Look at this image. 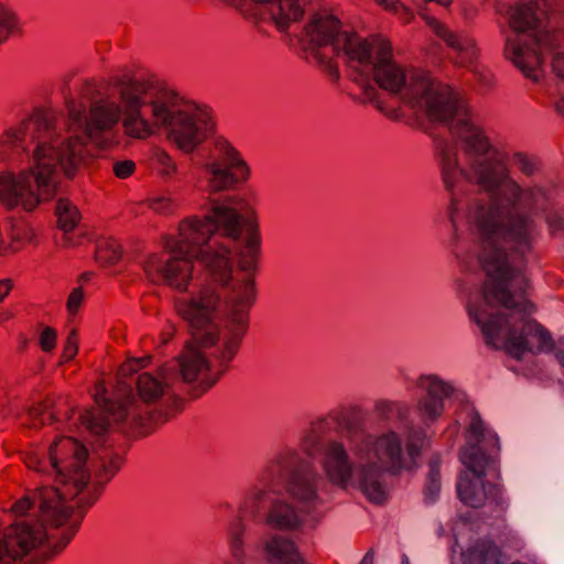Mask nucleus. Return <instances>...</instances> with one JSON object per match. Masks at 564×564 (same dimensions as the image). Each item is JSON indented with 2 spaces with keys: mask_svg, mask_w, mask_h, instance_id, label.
I'll use <instances>...</instances> for the list:
<instances>
[{
  "mask_svg": "<svg viewBox=\"0 0 564 564\" xmlns=\"http://www.w3.org/2000/svg\"><path fill=\"white\" fill-rule=\"evenodd\" d=\"M208 196L203 217H191L178 227V238L166 237L165 257L152 254L144 263L153 283L184 291L196 260L216 285L184 293L175 308L186 323L191 339L184 351L162 367L159 375L135 377L140 361L119 370L117 400L96 398L97 409L78 414L82 426L94 438L91 451L72 437H62L46 458H30L28 465L53 477L55 486H41L17 501L19 519L0 531V564H43L61 552L76 534L87 508L104 485L120 469L122 456L115 447L111 426L148 433L166 420L183 382L195 395L210 389L227 371L248 329V311L256 299L250 278L235 279L232 243L239 269L256 270L253 252L260 245L257 223L239 212L242 199L214 194L235 188L249 177V169H203Z\"/></svg>",
  "mask_w": 564,
  "mask_h": 564,
  "instance_id": "nucleus-1",
  "label": "nucleus"
},
{
  "mask_svg": "<svg viewBox=\"0 0 564 564\" xmlns=\"http://www.w3.org/2000/svg\"><path fill=\"white\" fill-rule=\"evenodd\" d=\"M339 59L366 99L384 111L373 84L432 121L447 127L455 144L438 139L442 178L449 193V249L463 271H479L482 284L467 278L458 284L469 318L486 344L502 347L521 360L525 354L555 351L564 368V337L555 344L551 333L531 318L527 300L525 267L542 215L552 234L564 232V209H555L554 191L539 184L522 185L511 176L506 155L474 121L465 101L430 75L404 68L391 59V46L373 43L339 26Z\"/></svg>",
  "mask_w": 564,
  "mask_h": 564,
  "instance_id": "nucleus-2",
  "label": "nucleus"
},
{
  "mask_svg": "<svg viewBox=\"0 0 564 564\" xmlns=\"http://www.w3.org/2000/svg\"><path fill=\"white\" fill-rule=\"evenodd\" d=\"M102 93L85 78L72 93L69 79L63 89L66 112L39 109L0 140V161L11 152L26 159L31 169L0 175V200L9 208L34 209L57 194L63 177H73L91 155L89 143L101 145L106 134L121 121L124 133L147 139L156 128L178 150L192 154L214 134L210 116L180 97L158 79L115 75Z\"/></svg>",
  "mask_w": 564,
  "mask_h": 564,
  "instance_id": "nucleus-3",
  "label": "nucleus"
},
{
  "mask_svg": "<svg viewBox=\"0 0 564 564\" xmlns=\"http://www.w3.org/2000/svg\"><path fill=\"white\" fill-rule=\"evenodd\" d=\"M376 414L394 427L376 435L366 427L358 409L333 413L311 423L301 438V452L284 447L267 462L240 506L241 516L230 522L228 540L232 556L243 564L242 516L281 530L301 525L296 509L285 495L304 509L321 502L324 477L311 459L318 460L334 484L358 485L376 503L387 498V477L402 469L414 470L427 442L423 430L410 421V406L403 401L377 400Z\"/></svg>",
  "mask_w": 564,
  "mask_h": 564,
  "instance_id": "nucleus-4",
  "label": "nucleus"
},
{
  "mask_svg": "<svg viewBox=\"0 0 564 564\" xmlns=\"http://www.w3.org/2000/svg\"><path fill=\"white\" fill-rule=\"evenodd\" d=\"M532 1L518 4H497L496 12L503 22L500 34L503 39V56L533 83L545 87L550 95L552 78L564 79V48L558 32L549 26L547 8L544 2L535 10Z\"/></svg>",
  "mask_w": 564,
  "mask_h": 564,
  "instance_id": "nucleus-5",
  "label": "nucleus"
},
{
  "mask_svg": "<svg viewBox=\"0 0 564 564\" xmlns=\"http://www.w3.org/2000/svg\"><path fill=\"white\" fill-rule=\"evenodd\" d=\"M468 430L467 445L460 452V460L467 470L459 475L456 485L458 498L471 508H479L488 501L495 507V517H499L508 507L502 489L497 484L484 480L489 473L498 474V435L485 424L475 409L469 412Z\"/></svg>",
  "mask_w": 564,
  "mask_h": 564,
  "instance_id": "nucleus-6",
  "label": "nucleus"
},
{
  "mask_svg": "<svg viewBox=\"0 0 564 564\" xmlns=\"http://www.w3.org/2000/svg\"><path fill=\"white\" fill-rule=\"evenodd\" d=\"M417 391L416 412L425 425L437 421L446 402H464L466 394L453 381L442 378L437 373H422L413 380Z\"/></svg>",
  "mask_w": 564,
  "mask_h": 564,
  "instance_id": "nucleus-7",
  "label": "nucleus"
},
{
  "mask_svg": "<svg viewBox=\"0 0 564 564\" xmlns=\"http://www.w3.org/2000/svg\"><path fill=\"white\" fill-rule=\"evenodd\" d=\"M259 14L274 23L280 32H286L291 24L304 15V8L299 0H252Z\"/></svg>",
  "mask_w": 564,
  "mask_h": 564,
  "instance_id": "nucleus-8",
  "label": "nucleus"
},
{
  "mask_svg": "<svg viewBox=\"0 0 564 564\" xmlns=\"http://www.w3.org/2000/svg\"><path fill=\"white\" fill-rule=\"evenodd\" d=\"M433 32L457 54L456 62L465 67L473 66L477 57L474 39L466 33H454L446 25L432 19L429 22Z\"/></svg>",
  "mask_w": 564,
  "mask_h": 564,
  "instance_id": "nucleus-9",
  "label": "nucleus"
},
{
  "mask_svg": "<svg viewBox=\"0 0 564 564\" xmlns=\"http://www.w3.org/2000/svg\"><path fill=\"white\" fill-rule=\"evenodd\" d=\"M265 552L271 564H307L295 543L281 535L265 543Z\"/></svg>",
  "mask_w": 564,
  "mask_h": 564,
  "instance_id": "nucleus-10",
  "label": "nucleus"
},
{
  "mask_svg": "<svg viewBox=\"0 0 564 564\" xmlns=\"http://www.w3.org/2000/svg\"><path fill=\"white\" fill-rule=\"evenodd\" d=\"M32 239V229L22 221L9 223L0 227V256L19 250Z\"/></svg>",
  "mask_w": 564,
  "mask_h": 564,
  "instance_id": "nucleus-11",
  "label": "nucleus"
},
{
  "mask_svg": "<svg viewBox=\"0 0 564 564\" xmlns=\"http://www.w3.org/2000/svg\"><path fill=\"white\" fill-rule=\"evenodd\" d=\"M464 564H502L501 551L490 540H478L464 553Z\"/></svg>",
  "mask_w": 564,
  "mask_h": 564,
  "instance_id": "nucleus-12",
  "label": "nucleus"
},
{
  "mask_svg": "<svg viewBox=\"0 0 564 564\" xmlns=\"http://www.w3.org/2000/svg\"><path fill=\"white\" fill-rule=\"evenodd\" d=\"M441 486V457L435 454L429 462V473L423 488V501L426 506L438 501Z\"/></svg>",
  "mask_w": 564,
  "mask_h": 564,
  "instance_id": "nucleus-13",
  "label": "nucleus"
},
{
  "mask_svg": "<svg viewBox=\"0 0 564 564\" xmlns=\"http://www.w3.org/2000/svg\"><path fill=\"white\" fill-rule=\"evenodd\" d=\"M513 166L527 178H533L541 171V161L538 156L522 151H514L510 155Z\"/></svg>",
  "mask_w": 564,
  "mask_h": 564,
  "instance_id": "nucleus-14",
  "label": "nucleus"
},
{
  "mask_svg": "<svg viewBox=\"0 0 564 564\" xmlns=\"http://www.w3.org/2000/svg\"><path fill=\"white\" fill-rule=\"evenodd\" d=\"M55 214L58 226L64 232L72 231L79 220V213L77 208L67 199L59 198L57 200Z\"/></svg>",
  "mask_w": 564,
  "mask_h": 564,
  "instance_id": "nucleus-15",
  "label": "nucleus"
},
{
  "mask_svg": "<svg viewBox=\"0 0 564 564\" xmlns=\"http://www.w3.org/2000/svg\"><path fill=\"white\" fill-rule=\"evenodd\" d=\"M120 258V247L115 240L102 239L97 243L96 259L102 265H113Z\"/></svg>",
  "mask_w": 564,
  "mask_h": 564,
  "instance_id": "nucleus-16",
  "label": "nucleus"
},
{
  "mask_svg": "<svg viewBox=\"0 0 564 564\" xmlns=\"http://www.w3.org/2000/svg\"><path fill=\"white\" fill-rule=\"evenodd\" d=\"M152 161L155 169L163 177L170 178L177 171L174 160L162 149H155L153 151Z\"/></svg>",
  "mask_w": 564,
  "mask_h": 564,
  "instance_id": "nucleus-17",
  "label": "nucleus"
},
{
  "mask_svg": "<svg viewBox=\"0 0 564 564\" xmlns=\"http://www.w3.org/2000/svg\"><path fill=\"white\" fill-rule=\"evenodd\" d=\"M18 28L15 14L0 3V44L6 42L10 34Z\"/></svg>",
  "mask_w": 564,
  "mask_h": 564,
  "instance_id": "nucleus-18",
  "label": "nucleus"
},
{
  "mask_svg": "<svg viewBox=\"0 0 564 564\" xmlns=\"http://www.w3.org/2000/svg\"><path fill=\"white\" fill-rule=\"evenodd\" d=\"M28 416L33 427L52 423L55 420V414L48 412L47 404H37L29 409Z\"/></svg>",
  "mask_w": 564,
  "mask_h": 564,
  "instance_id": "nucleus-19",
  "label": "nucleus"
},
{
  "mask_svg": "<svg viewBox=\"0 0 564 564\" xmlns=\"http://www.w3.org/2000/svg\"><path fill=\"white\" fill-rule=\"evenodd\" d=\"M178 200L170 194L161 195L150 202V207L159 214H172L178 207Z\"/></svg>",
  "mask_w": 564,
  "mask_h": 564,
  "instance_id": "nucleus-20",
  "label": "nucleus"
},
{
  "mask_svg": "<svg viewBox=\"0 0 564 564\" xmlns=\"http://www.w3.org/2000/svg\"><path fill=\"white\" fill-rule=\"evenodd\" d=\"M471 72L474 74V79L477 84L478 91L481 94L489 91L494 86L492 76L489 73L479 69L478 67L471 68Z\"/></svg>",
  "mask_w": 564,
  "mask_h": 564,
  "instance_id": "nucleus-21",
  "label": "nucleus"
},
{
  "mask_svg": "<svg viewBox=\"0 0 564 564\" xmlns=\"http://www.w3.org/2000/svg\"><path fill=\"white\" fill-rule=\"evenodd\" d=\"M56 332L51 327H45L40 336V345L44 351H51L55 347Z\"/></svg>",
  "mask_w": 564,
  "mask_h": 564,
  "instance_id": "nucleus-22",
  "label": "nucleus"
},
{
  "mask_svg": "<svg viewBox=\"0 0 564 564\" xmlns=\"http://www.w3.org/2000/svg\"><path fill=\"white\" fill-rule=\"evenodd\" d=\"M134 163L130 160L117 161L113 163L112 170L116 176L120 178H126L130 176L134 171Z\"/></svg>",
  "mask_w": 564,
  "mask_h": 564,
  "instance_id": "nucleus-23",
  "label": "nucleus"
},
{
  "mask_svg": "<svg viewBox=\"0 0 564 564\" xmlns=\"http://www.w3.org/2000/svg\"><path fill=\"white\" fill-rule=\"evenodd\" d=\"M77 350H78V347H77V333H76L75 329H72L69 332L66 345L64 347V358L66 360L73 359L76 356Z\"/></svg>",
  "mask_w": 564,
  "mask_h": 564,
  "instance_id": "nucleus-24",
  "label": "nucleus"
},
{
  "mask_svg": "<svg viewBox=\"0 0 564 564\" xmlns=\"http://www.w3.org/2000/svg\"><path fill=\"white\" fill-rule=\"evenodd\" d=\"M83 300V290L76 288L72 291L67 300V308L70 314L76 313Z\"/></svg>",
  "mask_w": 564,
  "mask_h": 564,
  "instance_id": "nucleus-25",
  "label": "nucleus"
},
{
  "mask_svg": "<svg viewBox=\"0 0 564 564\" xmlns=\"http://www.w3.org/2000/svg\"><path fill=\"white\" fill-rule=\"evenodd\" d=\"M11 281L10 280H1L0 281V303L3 299L9 294L11 290Z\"/></svg>",
  "mask_w": 564,
  "mask_h": 564,
  "instance_id": "nucleus-26",
  "label": "nucleus"
},
{
  "mask_svg": "<svg viewBox=\"0 0 564 564\" xmlns=\"http://www.w3.org/2000/svg\"><path fill=\"white\" fill-rule=\"evenodd\" d=\"M380 4L386 6L387 8L397 11L398 8H402L401 4L394 3L393 0H377Z\"/></svg>",
  "mask_w": 564,
  "mask_h": 564,
  "instance_id": "nucleus-27",
  "label": "nucleus"
},
{
  "mask_svg": "<svg viewBox=\"0 0 564 564\" xmlns=\"http://www.w3.org/2000/svg\"><path fill=\"white\" fill-rule=\"evenodd\" d=\"M554 107H555V110L564 117V94L562 95V97L555 101L554 104Z\"/></svg>",
  "mask_w": 564,
  "mask_h": 564,
  "instance_id": "nucleus-28",
  "label": "nucleus"
},
{
  "mask_svg": "<svg viewBox=\"0 0 564 564\" xmlns=\"http://www.w3.org/2000/svg\"><path fill=\"white\" fill-rule=\"evenodd\" d=\"M372 563H373V553H372V551H368L359 564H372Z\"/></svg>",
  "mask_w": 564,
  "mask_h": 564,
  "instance_id": "nucleus-29",
  "label": "nucleus"
},
{
  "mask_svg": "<svg viewBox=\"0 0 564 564\" xmlns=\"http://www.w3.org/2000/svg\"><path fill=\"white\" fill-rule=\"evenodd\" d=\"M401 564H411L409 557L405 554L402 556Z\"/></svg>",
  "mask_w": 564,
  "mask_h": 564,
  "instance_id": "nucleus-30",
  "label": "nucleus"
},
{
  "mask_svg": "<svg viewBox=\"0 0 564 564\" xmlns=\"http://www.w3.org/2000/svg\"><path fill=\"white\" fill-rule=\"evenodd\" d=\"M82 279H83V280H88V279H89V275H88V274H84V275L82 276Z\"/></svg>",
  "mask_w": 564,
  "mask_h": 564,
  "instance_id": "nucleus-31",
  "label": "nucleus"
}]
</instances>
